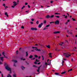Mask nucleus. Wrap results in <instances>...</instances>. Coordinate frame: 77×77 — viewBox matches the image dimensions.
I'll list each match as a JSON object with an SVG mask.
<instances>
[{
    "mask_svg": "<svg viewBox=\"0 0 77 77\" xmlns=\"http://www.w3.org/2000/svg\"><path fill=\"white\" fill-rule=\"evenodd\" d=\"M53 3V1H51V3Z\"/></svg>",
    "mask_w": 77,
    "mask_h": 77,
    "instance_id": "58",
    "label": "nucleus"
},
{
    "mask_svg": "<svg viewBox=\"0 0 77 77\" xmlns=\"http://www.w3.org/2000/svg\"><path fill=\"white\" fill-rule=\"evenodd\" d=\"M18 51H16L17 54H18Z\"/></svg>",
    "mask_w": 77,
    "mask_h": 77,
    "instance_id": "56",
    "label": "nucleus"
},
{
    "mask_svg": "<svg viewBox=\"0 0 77 77\" xmlns=\"http://www.w3.org/2000/svg\"><path fill=\"white\" fill-rule=\"evenodd\" d=\"M5 68L6 69H7V70H8V71H9V73H11V68L9 67V66H8V65L6 63H5Z\"/></svg>",
    "mask_w": 77,
    "mask_h": 77,
    "instance_id": "1",
    "label": "nucleus"
},
{
    "mask_svg": "<svg viewBox=\"0 0 77 77\" xmlns=\"http://www.w3.org/2000/svg\"><path fill=\"white\" fill-rule=\"evenodd\" d=\"M55 74L56 75H59V73L56 72V73H55Z\"/></svg>",
    "mask_w": 77,
    "mask_h": 77,
    "instance_id": "25",
    "label": "nucleus"
},
{
    "mask_svg": "<svg viewBox=\"0 0 77 77\" xmlns=\"http://www.w3.org/2000/svg\"><path fill=\"white\" fill-rule=\"evenodd\" d=\"M29 12V11H26V12Z\"/></svg>",
    "mask_w": 77,
    "mask_h": 77,
    "instance_id": "64",
    "label": "nucleus"
},
{
    "mask_svg": "<svg viewBox=\"0 0 77 77\" xmlns=\"http://www.w3.org/2000/svg\"><path fill=\"white\" fill-rule=\"evenodd\" d=\"M12 8H15V6H11Z\"/></svg>",
    "mask_w": 77,
    "mask_h": 77,
    "instance_id": "40",
    "label": "nucleus"
},
{
    "mask_svg": "<svg viewBox=\"0 0 77 77\" xmlns=\"http://www.w3.org/2000/svg\"><path fill=\"white\" fill-rule=\"evenodd\" d=\"M33 57V56L32 55H30V56L29 57V58H30V59H31V58H32V57Z\"/></svg>",
    "mask_w": 77,
    "mask_h": 77,
    "instance_id": "20",
    "label": "nucleus"
},
{
    "mask_svg": "<svg viewBox=\"0 0 77 77\" xmlns=\"http://www.w3.org/2000/svg\"><path fill=\"white\" fill-rule=\"evenodd\" d=\"M31 30H37V29L36 28H31Z\"/></svg>",
    "mask_w": 77,
    "mask_h": 77,
    "instance_id": "6",
    "label": "nucleus"
},
{
    "mask_svg": "<svg viewBox=\"0 0 77 77\" xmlns=\"http://www.w3.org/2000/svg\"><path fill=\"white\" fill-rule=\"evenodd\" d=\"M31 59V60H35V57L33 58H32Z\"/></svg>",
    "mask_w": 77,
    "mask_h": 77,
    "instance_id": "32",
    "label": "nucleus"
},
{
    "mask_svg": "<svg viewBox=\"0 0 77 77\" xmlns=\"http://www.w3.org/2000/svg\"><path fill=\"white\" fill-rule=\"evenodd\" d=\"M7 77H12V76H11L10 74H8L7 75Z\"/></svg>",
    "mask_w": 77,
    "mask_h": 77,
    "instance_id": "17",
    "label": "nucleus"
},
{
    "mask_svg": "<svg viewBox=\"0 0 77 77\" xmlns=\"http://www.w3.org/2000/svg\"><path fill=\"white\" fill-rule=\"evenodd\" d=\"M0 65H2V64H3V63L0 61Z\"/></svg>",
    "mask_w": 77,
    "mask_h": 77,
    "instance_id": "46",
    "label": "nucleus"
},
{
    "mask_svg": "<svg viewBox=\"0 0 77 77\" xmlns=\"http://www.w3.org/2000/svg\"><path fill=\"white\" fill-rule=\"evenodd\" d=\"M34 63L35 64H37V62H36V61H35V62H34Z\"/></svg>",
    "mask_w": 77,
    "mask_h": 77,
    "instance_id": "37",
    "label": "nucleus"
},
{
    "mask_svg": "<svg viewBox=\"0 0 77 77\" xmlns=\"http://www.w3.org/2000/svg\"><path fill=\"white\" fill-rule=\"evenodd\" d=\"M40 69V67H39L38 68V69H36V71L37 72H39Z\"/></svg>",
    "mask_w": 77,
    "mask_h": 77,
    "instance_id": "11",
    "label": "nucleus"
},
{
    "mask_svg": "<svg viewBox=\"0 0 77 77\" xmlns=\"http://www.w3.org/2000/svg\"><path fill=\"white\" fill-rule=\"evenodd\" d=\"M32 48H36L35 49V50H37V51H41V50L38 49V48H37L32 47Z\"/></svg>",
    "mask_w": 77,
    "mask_h": 77,
    "instance_id": "5",
    "label": "nucleus"
},
{
    "mask_svg": "<svg viewBox=\"0 0 77 77\" xmlns=\"http://www.w3.org/2000/svg\"><path fill=\"white\" fill-rule=\"evenodd\" d=\"M36 24H39V21H37L36 22Z\"/></svg>",
    "mask_w": 77,
    "mask_h": 77,
    "instance_id": "28",
    "label": "nucleus"
},
{
    "mask_svg": "<svg viewBox=\"0 0 77 77\" xmlns=\"http://www.w3.org/2000/svg\"><path fill=\"white\" fill-rule=\"evenodd\" d=\"M40 63H40V62L38 63V65H39V64H40Z\"/></svg>",
    "mask_w": 77,
    "mask_h": 77,
    "instance_id": "52",
    "label": "nucleus"
},
{
    "mask_svg": "<svg viewBox=\"0 0 77 77\" xmlns=\"http://www.w3.org/2000/svg\"><path fill=\"white\" fill-rule=\"evenodd\" d=\"M51 23H54V22H50V24H51Z\"/></svg>",
    "mask_w": 77,
    "mask_h": 77,
    "instance_id": "43",
    "label": "nucleus"
},
{
    "mask_svg": "<svg viewBox=\"0 0 77 77\" xmlns=\"http://www.w3.org/2000/svg\"><path fill=\"white\" fill-rule=\"evenodd\" d=\"M31 20L32 21H34V19H32Z\"/></svg>",
    "mask_w": 77,
    "mask_h": 77,
    "instance_id": "49",
    "label": "nucleus"
},
{
    "mask_svg": "<svg viewBox=\"0 0 77 77\" xmlns=\"http://www.w3.org/2000/svg\"><path fill=\"white\" fill-rule=\"evenodd\" d=\"M55 24H57L58 25H59V20H57L55 22Z\"/></svg>",
    "mask_w": 77,
    "mask_h": 77,
    "instance_id": "4",
    "label": "nucleus"
},
{
    "mask_svg": "<svg viewBox=\"0 0 77 77\" xmlns=\"http://www.w3.org/2000/svg\"><path fill=\"white\" fill-rule=\"evenodd\" d=\"M67 14L68 15L69 17V14H68V13H67Z\"/></svg>",
    "mask_w": 77,
    "mask_h": 77,
    "instance_id": "61",
    "label": "nucleus"
},
{
    "mask_svg": "<svg viewBox=\"0 0 77 77\" xmlns=\"http://www.w3.org/2000/svg\"><path fill=\"white\" fill-rule=\"evenodd\" d=\"M28 7L29 8H30V5H28Z\"/></svg>",
    "mask_w": 77,
    "mask_h": 77,
    "instance_id": "47",
    "label": "nucleus"
},
{
    "mask_svg": "<svg viewBox=\"0 0 77 77\" xmlns=\"http://www.w3.org/2000/svg\"><path fill=\"white\" fill-rule=\"evenodd\" d=\"M13 77H16V75L15 74L13 75Z\"/></svg>",
    "mask_w": 77,
    "mask_h": 77,
    "instance_id": "34",
    "label": "nucleus"
},
{
    "mask_svg": "<svg viewBox=\"0 0 77 77\" xmlns=\"http://www.w3.org/2000/svg\"><path fill=\"white\" fill-rule=\"evenodd\" d=\"M51 54H52V53H50L49 54V55L50 57H51V58L52 57V56Z\"/></svg>",
    "mask_w": 77,
    "mask_h": 77,
    "instance_id": "12",
    "label": "nucleus"
},
{
    "mask_svg": "<svg viewBox=\"0 0 77 77\" xmlns=\"http://www.w3.org/2000/svg\"><path fill=\"white\" fill-rule=\"evenodd\" d=\"M12 61L13 62H14L15 63H17V60H12Z\"/></svg>",
    "mask_w": 77,
    "mask_h": 77,
    "instance_id": "16",
    "label": "nucleus"
},
{
    "mask_svg": "<svg viewBox=\"0 0 77 77\" xmlns=\"http://www.w3.org/2000/svg\"><path fill=\"white\" fill-rule=\"evenodd\" d=\"M55 15H59L60 14V13H55Z\"/></svg>",
    "mask_w": 77,
    "mask_h": 77,
    "instance_id": "23",
    "label": "nucleus"
},
{
    "mask_svg": "<svg viewBox=\"0 0 77 77\" xmlns=\"http://www.w3.org/2000/svg\"><path fill=\"white\" fill-rule=\"evenodd\" d=\"M35 57L37 58L38 57V56L37 55H35L34 56Z\"/></svg>",
    "mask_w": 77,
    "mask_h": 77,
    "instance_id": "27",
    "label": "nucleus"
},
{
    "mask_svg": "<svg viewBox=\"0 0 77 77\" xmlns=\"http://www.w3.org/2000/svg\"><path fill=\"white\" fill-rule=\"evenodd\" d=\"M45 65H47V62H46L45 63Z\"/></svg>",
    "mask_w": 77,
    "mask_h": 77,
    "instance_id": "59",
    "label": "nucleus"
},
{
    "mask_svg": "<svg viewBox=\"0 0 77 77\" xmlns=\"http://www.w3.org/2000/svg\"><path fill=\"white\" fill-rule=\"evenodd\" d=\"M1 75L2 76V77H3V74H1Z\"/></svg>",
    "mask_w": 77,
    "mask_h": 77,
    "instance_id": "48",
    "label": "nucleus"
},
{
    "mask_svg": "<svg viewBox=\"0 0 77 77\" xmlns=\"http://www.w3.org/2000/svg\"><path fill=\"white\" fill-rule=\"evenodd\" d=\"M24 8H25V6H23L22 8L21 9H24Z\"/></svg>",
    "mask_w": 77,
    "mask_h": 77,
    "instance_id": "30",
    "label": "nucleus"
},
{
    "mask_svg": "<svg viewBox=\"0 0 77 77\" xmlns=\"http://www.w3.org/2000/svg\"><path fill=\"white\" fill-rule=\"evenodd\" d=\"M30 23L31 24H33V22H30Z\"/></svg>",
    "mask_w": 77,
    "mask_h": 77,
    "instance_id": "50",
    "label": "nucleus"
},
{
    "mask_svg": "<svg viewBox=\"0 0 77 77\" xmlns=\"http://www.w3.org/2000/svg\"><path fill=\"white\" fill-rule=\"evenodd\" d=\"M72 19L73 20V21H75V20L73 18H72Z\"/></svg>",
    "mask_w": 77,
    "mask_h": 77,
    "instance_id": "39",
    "label": "nucleus"
},
{
    "mask_svg": "<svg viewBox=\"0 0 77 77\" xmlns=\"http://www.w3.org/2000/svg\"><path fill=\"white\" fill-rule=\"evenodd\" d=\"M45 29H47L46 28H45L44 29H43V30H45Z\"/></svg>",
    "mask_w": 77,
    "mask_h": 77,
    "instance_id": "57",
    "label": "nucleus"
},
{
    "mask_svg": "<svg viewBox=\"0 0 77 77\" xmlns=\"http://www.w3.org/2000/svg\"><path fill=\"white\" fill-rule=\"evenodd\" d=\"M50 26V24H49L48 25H47L46 26V27H49Z\"/></svg>",
    "mask_w": 77,
    "mask_h": 77,
    "instance_id": "33",
    "label": "nucleus"
},
{
    "mask_svg": "<svg viewBox=\"0 0 77 77\" xmlns=\"http://www.w3.org/2000/svg\"><path fill=\"white\" fill-rule=\"evenodd\" d=\"M54 17V15H52L51 16H50V18H53Z\"/></svg>",
    "mask_w": 77,
    "mask_h": 77,
    "instance_id": "21",
    "label": "nucleus"
},
{
    "mask_svg": "<svg viewBox=\"0 0 77 77\" xmlns=\"http://www.w3.org/2000/svg\"><path fill=\"white\" fill-rule=\"evenodd\" d=\"M2 54H3V56L4 57H1L0 58L1 59V60H2V62H3V58H4V57H5V58H7V57L5 56V52H2Z\"/></svg>",
    "mask_w": 77,
    "mask_h": 77,
    "instance_id": "2",
    "label": "nucleus"
},
{
    "mask_svg": "<svg viewBox=\"0 0 77 77\" xmlns=\"http://www.w3.org/2000/svg\"><path fill=\"white\" fill-rule=\"evenodd\" d=\"M33 67H36V66H35V65H33Z\"/></svg>",
    "mask_w": 77,
    "mask_h": 77,
    "instance_id": "54",
    "label": "nucleus"
},
{
    "mask_svg": "<svg viewBox=\"0 0 77 77\" xmlns=\"http://www.w3.org/2000/svg\"><path fill=\"white\" fill-rule=\"evenodd\" d=\"M63 63H64V61H62V65H63Z\"/></svg>",
    "mask_w": 77,
    "mask_h": 77,
    "instance_id": "62",
    "label": "nucleus"
},
{
    "mask_svg": "<svg viewBox=\"0 0 77 77\" xmlns=\"http://www.w3.org/2000/svg\"><path fill=\"white\" fill-rule=\"evenodd\" d=\"M5 15H6L7 17H8V13H7V12L5 13Z\"/></svg>",
    "mask_w": 77,
    "mask_h": 77,
    "instance_id": "14",
    "label": "nucleus"
},
{
    "mask_svg": "<svg viewBox=\"0 0 77 77\" xmlns=\"http://www.w3.org/2000/svg\"><path fill=\"white\" fill-rule=\"evenodd\" d=\"M60 32L59 31H56L54 32V34H57V33H59Z\"/></svg>",
    "mask_w": 77,
    "mask_h": 77,
    "instance_id": "9",
    "label": "nucleus"
},
{
    "mask_svg": "<svg viewBox=\"0 0 77 77\" xmlns=\"http://www.w3.org/2000/svg\"><path fill=\"white\" fill-rule=\"evenodd\" d=\"M36 62H39V61L38 60H37V59H36Z\"/></svg>",
    "mask_w": 77,
    "mask_h": 77,
    "instance_id": "41",
    "label": "nucleus"
},
{
    "mask_svg": "<svg viewBox=\"0 0 77 77\" xmlns=\"http://www.w3.org/2000/svg\"><path fill=\"white\" fill-rule=\"evenodd\" d=\"M63 42H61L60 43H59V44L60 45H61V46H62V45H63Z\"/></svg>",
    "mask_w": 77,
    "mask_h": 77,
    "instance_id": "13",
    "label": "nucleus"
},
{
    "mask_svg": "<svg viewBox=\"0 0 77 77\" xmlns=\"http://www.w3.org/2000/svg\"><path fill=\"white\" fill-rule=\"evenodd\" d=\"M7 8H8V6H6V7H5V9H6Z\"/></svg>",
    "mask_w": 77,
    "mask_h": 77,
    "instance_id": "44",
    "label": "nucleus"
},
{
    "mask_svg": "<svg viewBox=\"0 0 77 77\" xmlns=\"http://www.w3.org/2000/svg\"><path fill=\"white\" fill-rule=\"evenodd\" d=\"M40 58H41V57L40 56L38 57V59H40Z\"/></svg>",
    "mask_w": 77,
    "mask_h": 77,
    "instance_id": "60",
    "label": "nucleus"
},
{
    "mask_svg": "<svg viewBox=\"0 0 77 77\" xmlns=\"http://www.w3.org/2000/svg\"><path fill=\"white\" fill-rule=\"evenodd\" d=\"M43 25V23H41V24H40L38 25V27L39 28H40V27H41V26H42V25Z\"/></svg>",
    "mask_w": 77,
    "mask_h": 77,
    "instance_id": "8",
    "label": "nucleus"
},
{
    "mask_svg": "<svg viewBox=\"0 0 77 77\" xmlns=\"http://www.w3.org/2000/svg\"><path fill=\"white\" fill-rule=\"evenodd\" d=\"M55 17H57V18H59L60 17V16H55Z\"/></svg>",
    "mask_w": 77,
    "mask_h": 77,
    "instance_id": "29",
    "label": "nucleus"
},
{
    "mask_svg": "<svg viewBox=\"0 0 77 77\" xmlns=\"http://www.w3.org/2000/svg\"><path fill=\"white\" fill-rule=\"evenodd\" d=\"M69 21H70L69 20H67V22H69Z\"/></svg>",
    "mask_w": 77,
    "mask_h": 77,
    "instance_id": "55",
    "label": "nucleus"
},
{
    "mask_svg": "<svg viewBox=\"0 0 77 77\" xmlns=\"http://www.w3.org/2000/svg\"><path fill=\"white\" fill-rule=\"evenodd\" d=\"M46 47H47V48H50V47L49 45L46 46Z\"/></svg>",
    "mask_w": 77,
    "mask_h": 77,
    "instance_id": "19",
    "label": "nucleus"
},
{
    "mask_svg": "<svg viewBox=\"0 0 77 77\" xmlns=\"http://www.w3.org/2000/svg\"><path fill=\"white\" fill-rule=\"evenodd\" d=\"M42 60H44V57L43 56H42Z\"/></svg>",
    "mask_w": 77,
    "mask_h": 77,
    "instance_id": "36",
    "label": "nucleus"
},
{
    "mask_svg": "<svg viewBox=\"0 0 77 77\" xmlns=\"http://www.w3.org/2000/svg\"><path fill=\"white\" fill-rule=\"evenodd\" d=\"M25 5H28V3L26 2L25 3Z\"/></svg>",
    "mask_w": 77,
    "mask_h": 77,
    "instance_id": "38",
    "label": "nucleus"
},
{
    "mask_svg": "<svg viewBox=\"0 0 77 77\" xmlns=\"http://www.w3.org/2000/svg\"><path fill=\"white\" fill-rule=\"evenodd\" d=\"M64 18H67V16H65V17H64Z\"/></svg>",
    "mask_w": 77,
    "mask_h": 77,
    "instance_id": "53",
    "label": "nucleus"
},
{
    "mask_svg": "<svg viewBox=\"0 0 77 77\" xmlns=\"http://www.w3.org/2000/svg\"><path fill=\"white\" fill-rule=\"evenodd\" d=\"M68 22H66V25L67 24H68Z\"/></svg>",
    "mask_w": 77,
    "mask_h": 77,
    "instance_id": "51",
    "label": "nucleus"
},
{
    "mask_svg": "<svg viewBox=\"0 0 77 77\" xmlns=\"http://www.w3.org/2000/svg\"><path fill=\"white\" fill-rule=\"evenodd\" d=\"M47 6L48 8H49V7H50V6Z\"/></svg>",
    "mask_w": 77,
    "mask_h": 77,
    "instance_id": "63",
    "label": "nucleus"
},
{
    "mask_svg": "<svg viewBox=\"0 0 77 77\" xmlns=\"http://www.w3.org/2000/svg\"><path fill=\"white\" fill-rule=\"evenodd\" d=\"M72 69H71L68 70V72H69V71H72Z\"/></svg>",
    "mask_w": 77,
    "mask_h": 77,
    "instance_id": "22",
    "label": "nucleus"
},
{
    "mask_svg": "<svg viewBox=\"0 0 77 77\" xmlns=\"http://www.w3.org/2000/svg\"><path fill=\"white\" fill-rule=\"evenodd\" d=\"M13 5V6H16L17 5V2H15V1L14 2Z\"/></svg>",
    "mask_w": 77,
    "mask_h": 77,
    "instance_id": "7",
    "label": "nucleus"
},
{
    "mask_svg": "<svg viewBox=\"0 0 77 77\" xmlns=\"http://www.w3.org/2000/svg\"><path fill=\"white\" fill-rule=\"evenodd\" d=\"M21 60H26L25 59H23V58H21Z\"/></svg>",
    "mask_w": 77,
    "mask_h": 77,
    "instance_id": "35",
    "label": "nucleus"
},
{
    "mask_svg": "<svg viewBox=\"0 0 77 77\" xmlns=\"http://www.w3.org/2000/svg\"><path fill=\"white\" fill-rule=\"evenodd\" d=\"M26 56L27 57L28 56V52H26Z\"/></svg>",
    "mask_w": 77,
    "mask_h": 77,
    "instance_id": "24",
    "label": "nucleus"
},
{
    "mask_svg": "<svg viewBox=\"0 0 77 77\" xmlns=\"http://www.w3.org/2000/svg\"><path fill=\"white\" fill-rule=\"evenodd\" d=\"M65 54V57H69L71 56V55L72 54H70L69 52L64 53Z\"/></svg>",
    "mask_w": 77,
    "mask_h": 77,
    "instance_id": "3",
    "label": "nucleus"
},
{
    "mask_svg": "<svg viewBox=\"0 0 77 77\" xmlns=\"http://www.w3.org/2000/svg\"><path fill=\"white\" fill-rule=\"evenodd\" d=\"M46 18H50V15H48L46 16Z\"/></svg>",
    "mask_w": 77,
    "mask_h": 77,
    "instance_id": "10",
    "label": "nucleus"
},
{
    "mask_svg": "<svg viewBox=\"0 0 77 77\" xmlns=\"http://www.w3.org/2000/svg\"><path fill=\"white\" fill-rule=\"evenodd\" d=\"M21 28L22 29H24V26H22Z\"/></svg>",
    "mask_w": 77,
    "mask_h": 77,
    "instance_id": "45",
    "label": "nucleus"
},
{
    "mask_svg": "<svg viewBox=\"0 0 77 77\" xmlns=\"http://www.w3.org/2000/svg\"><path fill=\"white\" fill-rule=\"evenodd\" d=\"M3 6H4V7H6V5H5V4L4 3L3 5Z\"/></svg>",
    "mask_w": 77,
    "mask_h": 77,
    "instance_id": "26",
    "label": "nucleus"
},
{
    "mask_svg": "<svg viewBox=\"0 0 77 77\" xmlns=\"http://www.w3.org/2000/svg\"><path fill=\"white\" fill-rule=\"evenodd\" d=\"M44 24H45V23H46V20H44Z\"/></svg>",
    "mask_w": 77,
    "mask_h": 77,
    "instance_id": "31",
    "label": "nucleus"
},
{
    "mask_svg": "<svg viewBox=\"0 0 77 77\" xmlns=\"http://www.w3.org/2000/svg\"><path fill=\"white\" fill-rule=\"evenodd\" d=\"M65 73H66V72L64 71V72L61 73V74H65Z\"/></svg>",
    "mask_w": 77,
    "mask_h": 77,
    "instance_id": "18",
    "label": "nucleus"
},
{
    "mask_svg": "<svg viewBox=\"0 0 77 77\" xmlns=\"http://www.w3.org/2000/svg\"><path fill=\"white\" fill-rule=\"evenodd\" d=\"M13 66H16V65H15V64H13Z\"/></svg>",
    "mask_w": 77,
    "mask_h": 77,
    "instance_id": "42",
    "label": "nucleus"
},
{
    "mask_svg": "<svg viewBox=\"0 0 77 77\" xmlns=\"http://www.w3.org/2000/svg\"><path fill=\"white\" fill-rule=\"evenodd\" d=\"M21 68H22V69H23V70H24V69H25V67H24V66H21Z\"/></svg>",
    "mask_w": 77,
    "mask_h": 77,
    "instance_id": "15",
    "label": "nucleus"
}]
</instances>
